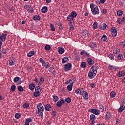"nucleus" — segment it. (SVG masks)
Instances as JSON below:
<instances>
[{"label": "nucleus", "mask_w": 125, "mask_h": 125, "mask_svg": "<svg viewBox=\"0 0 125 125\" xmlns=\"http://www.w3.org/2000/svg\"><path fill=\"white\" fill-rule=\"evenodd\" d=\"M123 58H124V56L122 54H119L117 56V59H118V60H122Z\"/></svg>", "instance_id": "c756f323"}, {"label": "nucleus", "mask_w": 125, "mask_h": 125, "mask_svg": "<svg viewBox=\"0 0 125 125\" xmlns=\"http://www.w3.org/2000/svg\"><path fill=\"white\" fill-rule=\"evenodd\" d=\"M114 68L115 67H114V66L111 64L108 65V69H109V70H114Z\"/></svg>", "instance_id": "bf43d9fd"}, {"label": "nucleus", "mask_w": 125, "mask_h": 125, "mask_svg": "<svg viewBox=\"0 0 125 125\" xmlns=\"http://www.w3.org/2000/svg\"><path fill=\"white\" fill-rule=\"evenodd\" d=\"M9 65L10 66H13V65H15V62H14L13 60H11L9 62Z\"/></svg>", "instance_id": "ea45409f"}, {"label": "nucleus", "mask_w": 125, "mask_h": 125, "mask_svg": "<svg viewBox=\"0 0 125 125\" xmlns=\"http://www.w3.org/2000/svg\"><path fill=\"white\" fill-rule=\"evenodd\" d=\"M37 108L38 109V114L39 116L41 118H43V112L44 111V108L42 104V103H39L37 105Z\"/></svg>", "instance_id": "f03ea898"}, {"label": "nucleus", "mask_w": 125, "mask_h": 125, "mask_svg": "<svg viewBox=\"0 0 125 125\" xmlns=\"http://www.w3.org/2000/svg\"><path fill=\"white\" fill-rule=\"evenodd\" d=\"M50 27L51 30H52L53 32H54V31H55V27H54V25H53V24L51 23L50 24Z\"/></svg>", "instance_id": "8fccbe9b"}, {"label": "nucleus", "mask_w": 125, "mask_h": 125, "mask_svg": "<svg viewBox=\"0 0 125 125\" xmlns=\"http://www.w3.org/2000/svg\"><path fill=\"white\" fill-rule=\"evenodd\" d=\"M6 51H7V49L5 48H2L1 52L3 54H6Z\"/></svg>", "instance_id": "603ef678"}, {"label": "nucleus", "mask_w": 125, "mask_h": 125, "mask_svg": "<svg viewBox=\"0 0 125 125\" xmlns=\"http://www.w3.org/2000/svg\"><path fill=\"white\" fill-rule=\"evenodd\" d=\"M32 19L35 21L40 20L41 19V16H33Z\"/></svg>", "instance_id": "58836bf2"}, {"label": "nucleus", "mask_w": 125, "mask_h": 125, "mask_svg": "<svg viewBox=\"0 0 125 125\" xmlns=\"http://www.w3.org/2000/svg\"><path fill=\"white\" fill-rule=\"evenodd\" d=\"M107 28V24L106 23H104L103 24V26H99V29H100V30H106Z\"/></svg>", "instance_id": "4be33fe9"}, {"label": "nucleus", "mask_w": 125, "mask_h": 125, "mask_svg": "<svg viewBox=\"0 0 125 125\" xmlns=\"http://www.w3.org/2000/svg\"><path fill=\"white\" fill-rule=\"evenodd\" d=\"M82 68H86V63L83 62L81 63Z\"/></svg>", "instance_id": "6e6d98bb"}, {"label": "nucleus", "mask_w": 125, "mask_h": 125, "mask_svg": "<svg viewBox=\"0 0 125 125\" xmlns=\"http://www.w3.org/2000/svg\"><path fill=\"white\" fill-rule=\"evenodd\" d=\"M47 10H48L47 7L46 6L43 7L41 10V12H42L43 13H45L47 12Z\"/></svg>", "instance_id": "b1692460"}, {"label": "nucleus", "mask_w": 125, "mask_h": 125, "mask_svg": "<svg viewBox=\"0 0 125 125\" xmlns=\"http://www.w3.org/2000/svg\"><path fill=\"white\" fill-rule=\"evenodd\" d=\"M74 17H76V16H67V20L68 21H72V20H74Z\"/></svg>", "instance_id": "a19ab883"}, {"label": "nucleus", "mask_w": 125, "mask_h": 125, "mask_svg": "<svg viewBox=\"0 0 125 125\" xmlns=\"http://www.w3.org/2000/svg\"><path fill=\"white\" fill-rule=\"evenodd\" d=\"M117 76L119 77V78H121V77H124V76H125V71L123 70L119 71Z\"/></svg>", "instance_id": "412c9836"}, {"label": "nucleus", "mask_w": 125, "mask_h": 125, "mask_svg": "<svg viewBox=\"0 0 125 125\" xmlns=\"http://www.w3.org/2000/svg\"><path fill=\"white\" fill-rule=\"evenodd\" d=\"M90 6L92 13L94 15H96V14H99V10L98 9V7L97 5L92 3L90 5Z\"/></svg>", "instance_id": "7ed1b4c3"}, {"label": "nucleus", "mask_w": 125, "mask_h": 125, "mask_svg": "<svg viewBox=\"0 0 125 125\" xmlns=\"http://www.w3.org/2000/svg\"><path fill=\"white\" fill-rule=\"evenodd\" d=\"M120 46H121V47H125V40L121 42L120 43Z\"/></svg>", "instance_id": "de8ad7c7"}, {"label": "nucleus", "mask_w": 125, "mask_h": 125, "mask_svg": "<svg viewBox=\"0 0 125 125\" xmlns=\"http://www.w3.org/2000/svg\"><path fill=\"white\" fill-rule=\"evenodd\" d=\"M7 36V34L6 33V32L2 33V34L0 36V42H2L5 41Z\"/></svg>", "instance_id": "0eeeda50"}, {"label": "nucleus", "mask_w": 125, "mask_h": 125, "mask_svg": "<svg viewBox=\"0 0 125 125\" xmlns=\"http://www.w3.org/2000/svg\"><path fill=\"white\" fill-rule=\"evenodd\" d=\"M2 45V42H0V58H2V57H4L3 55H2V53H1V52L0 51Z\"/></svg>", "instance_id": "cd10ccee"}, {"label": "nucleus", "mask_w": 125, "mask_h": 125, "mask_svg": "<svg viewBox=\"0 0 125 125\" xmlns=\"http://www.w3.org/2000/svg\"><path fill=\"white\" fill-rule=\"evenodd\" d=\"M111 32L112 36L113 38H115L117 36V34H118V32L117 31V30H116V28L115 27H112L111 29Z\"/></svg>", "instance_id": "9d476101"}, {"label": "nucleus", "mask_w": 125, "mask_h": 125, "mask_svg": "<svg viewBox=\"0 0 125 125\" xmlns=\"http://www.w3.org/2000/svg\"><path fill=\"white\" fill-rule=\"evenodd\" d=\"M39 61L40 63L42 64V67H45L46 69L49 68L50 65L48 62H45V61L42 59V58H40L39 59Z\"/></svg>", "instance_id": "20e7f679"}, {"label": "nucleus", "mask_w": 125, "mask_h": 125, "mask_svg": "<svg viewBox=\"0 0 125 125\" xmlns=\"http://www.w3.org/2000/svg\"><path fill=\"white\" fill-rule=\"evenodd\" d=\"M69 83H70V84L74 85V82H73V81L72 80V79H69L68 80H67L66 84L68 85Z\"/></svg>", "instance_id": "a878e982"}, {"label": "nucleus", "mask_w": 125, "mask_h": 125, "mask_svg": "<svg viewBox=\"0 0 125 125\" xmlns=\"http://www.w3.org/2000/svg\"><path fill=\"white\" fill-rule=\"evenodd\" d=\"M52 115L53 117H56V111H52Z\"/></svg>", "instance_id": "69168bd1"}, {"label": "nucleus", "mask_w": 125, "mask_h": 125, "mask_svg": "<svg viewBox=\"0 0 125 125\" xmlns=\"http://www.w3.org/2000/svg\"><path fill=\"white\" fill-rule=\"evenodd\" d=\"M73 85L72 84H69L67 86V89L69 91H72V89H73Z\"/></svg>", "instance_id": "72a5a7b5"}, {"label": "nucleus", "mask_w": 125, "mask_h": 125, "mask_svg": "<svg viewBox=\"0 0 125 125\" xmlns=\"http://www.w3.org/2000/svg\"><path fill=\"white\" fill-rule=\"evenodd\" d=\"M124 102H122L120 107L118 109V112L122 113L123 111H125V108L124 107Z\"/></svg>", "instance_id": "dca6fc26"}, {"label": "nucleus", "mask_w": 125, "mask_h": 125, "mask_svg": "<svg viewBox=\"0 0 125 125\" xmlns=\"http://www.w3.org/2000/svg\"><path fill=\"white\" fill-rule=\"evenodd\" d=\"M117 15L118 16H122V15H123V11L119 10L117 12Z\"/></svg>", "instance_id": "09e8293b"}, {"label": "nucleus", "mask_w": 125, "mask_h": 125, "mask_svg": "<svg viewBox=\"0 0 125 125\" xmlns=\"http://www.w3.org/2000/svg\"><path fill=\"white\" fill-rule=\"evenodd\" d=\"M93 29H96L97 28V22L95 21L93 25Z\"/></svg>", "instance_id": "052dcab7"}, {"label": "nucleus", "mask_w": 125, "mask_h": 125, "mask_svg": "<svg viewBox=\"0 0 125 125\" xmlns=\"http://www.w3.org/2000/svg\"><path fill=\"white\" fill-rule=\"evenodd\" d=\"M95 119H96V117H95V115L91 114L90 116V120L91 121V122H90L91 125H95L94 124H95Z\"/></svg>", "instance_id": "6e6552de"}, {"label": "nucleus", "mask_w": 125, "mask_h": 125, "mask_svg": "<svg viewBox=\"0 0 125 125\" xmlns=\"http://www.w3.org/2000/svg\"><path fill=\"white\" fill-rule=\"evenodd\" d=\"M97 70H98V66H93L91 67L88 74L89 79H93V78L96 76V74H97Z\"/></svg>", "instance_id": "f257e3e1"}, {"label": "nucleus", "mask_w": 125, "mask_h": 125, "mask_svg": "<svg viewBox=\"0 0 125 125\" xmlns=\"http://www.w3.org/2000/svg\"><path fill=\"white\" fill-rule=\"evenodd\" d=\"M21 117V114H19V113H16L15 114V118L16 119H20V118Z\"/></svg>", "instance_id": "79ce46f5"}, {"label": "nucleus", "mask_w": 125, "mask_h": 125, "mask_svg": "<svg viewBox=\"0 0 125 125\" xmlns=\"http://www.w3.org/2000/svg\"><path fill=\"white\" fill-rule=\"evenodd\" d=\"M119 53H120V49H114L113 50V53H114L115 54H118Z\"/></svg>", "instance_id": "c03bdc74"}, {"label": "nucleus", "mask_w": 125, "mask_h": 125, "mask_svg": "<svg viewBox=\"0 0 125 125\" xmlns=\"http://www.w3.org/2000/svg\"><path fill=\"white\" fill-rule=\"evenodd\" d=\"M107 0H100V3H104V2H106Z\"/></svg>", "instance_id": "774afa93"}, {"label": "nucleus", "mask_w": 125, "mask_h": 125, "mask_svg": "<svg viewBox=\"0 0 125 125\" xmlns=\"http://www.w3.org/2000/svg\"><path fill=\"white\" fill-rule=\"evenodd\" d=\"M35 90L36 92H38L41 93L42 92V87L40 86H37L35 87Z\"/></svg>", "instance_id": "6ab92c4d"}, {"label": "nucleus", "mask_w": 125, "mask_h": 125, "mask_svg": "<svg viewBox=\"0 0 125 125\" xmlns=\"http://www.w3.org/2000/svg\"><path fill=\"white\" fill-rule=\"evenodd\" d=\"M90 47H91V48L93 49L95 48V49H96V48H97V47H96V44L94 43H91L90 45Z\"/></svg>", "instance_id": "c9c22d12"}, {"label": "nucleus", "mask_w": 125, "mask_h": 125, "mask_svg": "<svg viewBox=\"0 0 125 125\" xmlns=\"http://www.w3.org/2000/svg\"><path fill=\"white\" fill-rule=\"evenodd\" d=\"M124 22H125V17H123L122 19L119 18L117 19V23L119 25L123 24Z\"/></svg>", "instance_id": "f8f14e48"}, {"label": "nucleus", "mask_w": 125, "mask_h": 125, "mask_svg": "<svg viewBox=\"0 0 125 125\" xmlns=\"http://www.w3.org/2000/svg\"><path fill=\"white\" fill-rule=\"evenodd\" d=\"M110 95L111 97L114 98L116 96V92H111L110 94Z\"/></svg>", "instance_id": "4d7b16f0"}, {"label": "nucleus", "mask_w": 125, "mask_h": 125, "mask_svg": "<svg viewBox=\"0 0 125 125\" xmlns=\"http://www.w3.org/2000/svg\"><path fill=\"white\" fill-rule=\"evenodd\" d=\"M16 89V86L15 85H13L11 86L10 90L12 91V92L15 91V89Z\"/></svg>", "instance_id": "f704fd0d"}, {"label": "nucleus", "mask_w": 125, "mask_h": 125, "mask_svg": "<svg viewBox=\"0 0 125 125\" xmlns=\"http://www.w3.org/2000/svg\"><path fill=\"white\" fill-rule=\"evenodd\" d=\"M33 122V119L31 118H29L26 119L24 125H30V123H32Z\"/></svg>", "instance_id": "2eb2a0df"}, {"label": "nucleus", "mask_w": 125, "mask_h": 125, "mask_svg": "<svg viewBox=\"0 0 125 125\" xmlns=\"http://www.w3.org/2000/svg\"><path fill=\"white\" fill-rule=\"evenodd\" d=\"M84 96L83 98L84 99H88V93L87 92H84Z\"/></svg>", "instance_id": "864d4df0"}, {"label": "nucleus", "mask_w": 125, "mask_h": 125, "mask_svg": "<svg viewBox=\"0 0 125 125\" xmlns=\"http://www.w3.org/2000/svg\"><path fill=\"white\" fill-rule=\"evenodd\" d=\"M29 88L30 90H34L35 89V84L31 83L29 85Z\"/></svg>", "instance_id": "393cba45"}, {"label": "nucleus", "mask_w": 125, "mask_h": 125, "mask_svg": "<svg viewBox=\"0 0 125 125\" xmlns=\"http://www.w3.org/2000/svg\"><path fill=\"white\" fill-rule=\"evenodd\" d=\"M40 81L42 83H44V78H43V77H41L40 78Z\"/></svg>", "instance_id": "0e129e2a"}, {"label": "nucleus", "mask_w": 125, "mask_h": 125, "mask_svg": "<svg viewBox=\"0 0 125 125\" xmlns=\"http://www.w3.org/2000/svg\"><path fill=\"white\" fill-rule=\"evenodd\" d=\"M84 92H85V91H84L83 89V88L80 89V91H79L80 95H83Z\"/></svg>", "instance_id": "4c0bfd02"}, {"label": "nucleus", "mask_w": 125, "mask_h": 125, "mask_svg": "<svg viewBox=\"0 0 125 125\" xmlns=\"http://www.w3.org/2000/svg\"><path fill=\"white\" fill-rule=\"evenodd\" d=\"M34 54H35V52L31 51L27 53V56L28 57H32Z\"/></svg>", "instance_id": "bb28decb"}, {"label": "nucleus", "mask_w": 125, "mask_h": 125, "mask_svg": "<svg viewBox=\"0 0 125 125\" xmlns=\"http://www.w3.org/2000/svg\"><path fill=\"white\" fill-rule=\"evenodd\" d=\"M27 10L29 11V12H33L34 11V9H33V7H32V6L29 5V7H28V9H27Z\"/></svg>", "instance_id": "49530a36"}, {"label": "nucleus", "mask_w": 125, "mask_h": 125, "mask_svg": "<svg viewBox=\"0 0 125 125\" xmlns=\"http://www.w3.org/2000/svg\"><path fill=\"white\" fill-rule=\"evenodd\" d=\"M18 88V91H24V88H23V87H22V86H18L17 87Z\"/></svg>", "instance_id": "7c9ffc66"}, {"label": "nucleus", "mask_w": 125, "mask_h": 125, "mask_svg": "<svg viewBox=\"0 0 125 125\" xmlns=\"http://www.w3.org/2000/svg\"><path fill=\"white\" fill-rule=\"evenodd\" d=\"M98 109L100 112H104V107H103L102 104H99Z\"/></svg>", "instance_id": "5701e85b"}, {"label": "nucleus", "mask_w": 125, "mask_h": 125, "mask_svg": "<svg viewBox=\"0 0 125 125\" xmlns=\"http://www.w3.org/2000/svg\"><path fill=\"white\" fill-rule=\"evenodd\" d=\"M68 16H77V13L75 11H72L71 15H69Z\"/></svg>", "instance_id": "a18cd8bd"}, {"label": "nucleus", "mask_w": 125, "mask_h": 125, "mask_svg": "<svg viewBox=\"0 0 125 125\" xmlns=\"http://www.w3.org/2000/svg\"><path fill=\"white\" fill-rule=\"evenodd\" d=\"M65 72H68L72 70V63H67L64 65L63 68Z\"/></svg>", "instance_id": "423d86ee"}, {"label": "nucleus", "mask_w": 125, "mask_h": 125, "mask_svg": "<svg viewBox=\"0 0 125 125\" xmlns=\"http://www.w3.org/2000/svg\"><path fill=\"white\" fill-rule=\"evenodd\" d=\"M87 62L89 66H92V65H94V60L91 58H88L87 59Z\"/></svg>", "instance_id": "1a4fd4ad"}, {"label": "nucleus", "mask_w": 125, "mask_h": 125, "mask_svg": "<svg viewBox=\"0 0 125 125\" xmlns=\"http://www.w3.org/2000/svg\"><path fill=\"white\" fill-rule=\"evenodd\" d=\"M65 101H66V102L67 103H70L71 102V101H72V99H71V98H70V97H68L66 98Z\"/></svg>", "instance_id": "13d9d810"}, {"label": "nucleus", "mask_w": 125, "mask_h": 125, "mask_svg": "<svg viewBox=\"0 0 125 125\" xmlns=\"http://www.w3.org/2000/svg\"><path fill=\"white\" fill-rule=\"evenodd\" d=\"M28 107H29V104L27 103H25V104H24L23 108L24 109H28Z\"/></svg>", "instance_id": "3c124183"}, {"label": "nucleus", "mask_w": 125, "mask_h": 125, "mask_svg": "<svg viewBox=\"0 0 125 125\" xmlns=\"http://www.w3.org/2000/svg\"><path fill=\"white\" fill-rule=\"evenodd\" d=\"M58 25L59 26V30H62V29H63V26H62V24H61V23H59Z\"/></svg>", "instance_id": "680f3d73"}, {"label": "nucleus", "mask_w": 125, "mask_h": 125, "mask_svg": "<svg viewBox=\"0 0 125 125\" xmlns=\"http://www.w3.org/2000/svg\"><path fill=\"white\" fill-rule=\"evenodd\" d=\"M68 61H69V58H68V57H64L62 59V64H65V63H67Z\"/></svg>", "instance_id": "a211bd4d"}, {"label": "nucleus", "mask_w": 125, "mask_h": 125, "mask_svg": "<svg viewBox=\"0 0 125 125\" xmlns=\"http://www.w3.org/2000/svg\"><path fill=\"white\" fill-rule=\"evenodd\" d=\"M50 49H51V47H50V45H46L45 46V50H50Z\"/></svg>", "instance_id": "37998d69"}, {"label": "nucleus", "mask_w": 125, "mask_h": 125, "mask_svg": "<svg viewBox=\"0 0 125 125\" xmlns=\"http://www.w3.org/2000/svg\"><path fill=\"white\" fill-rule=\"evenodd\" d=\"M45 109L46 111H51V105L49 104H47L45 106Z\"/></svg>", "instance_id": "aec40b11"}, {"label": "nucleus", "mask_w": 125, "mask_h": 125, "mask_svg": "<svg viewBox=\"0 0 125 125\" xmlns=\"http://www.w3.org/2000/svg\"><path fill=\"white\" fill-rule=\"evenodd\" d=\"M102 14H106V13H107V10L105 9H103L102 10Z\"/></svg>", "instance_id": "e2e57ef3"}, {"label": "nucleus", "mask_w": 125, "mask_h": 125, "mask_svg": "<svg viewBox=\"0 0 125 125\" xmlns=\"http://www.w3.org/2000/svg\"><path fill=\"white\" fill-rule=\"evenodd\" d=\"M112 118V113L110 112H107V113L105 115V119L106 120H110Z\"/></svg>", "instance_id": "f3484780"}, {"label": "nucleus", "mask_w": 125, "mask_h": 125, "mask_svg": "<svg viewBox=\"0 0 125 125\" xmlns=\"http://www.w3.org/2000/svg\"><path fill=\"white\" fill-rule=\"evenodd\" d=\"M96 86V84H95V83H92L91 84H90V86L91 88H94L95 86Z\"/></svg>", "instance_id": "5fc2aeb1"}, {"label": "nucleus", "mask_w": 125, "mask_h": 125, "mask_svg": "<svg viewBox=\"0 0 125 125\" xmlns=\"http://www.w3.org/2000/svg\"><path fill=\"white\" fill-rule=\"evenodd\" d=\"M63 104H65V101H64L63 99L61 100L60 101H59L57 102L56 104V106L58 108H60V107H61Z\"/></svg>", "instance_id": "9b49d317"}, {"label": "nucleus", "mask_w": 125, "mask_h": 125, "mask_svg": "<svg viewBox=\"0 0 125 125\" xmlns=\"http://www.w3.org/2000/svg\"><path fill=\"white\" fill-rule=\"evenodd\" d=\"M13 81L17 85H19V84H21L22 83V79L18 76H16L14 78Z\"/></svg>", "instance_id": "39448f33"}, {"label": "nucleus", "mask_w": 125, "mask_h": 125, "mask_svg": "<svg viewBox=\"0 0 125 125\" xmlns=\"http://www.w3.org/2000/svg\"><path fill=\"white\" fill-rule=\"evenodd\" d=\"M53 100L54 102H57L58 100H59V98L57 96L53 95Z\"/></svg>", "instance_id": "c85d7f7f"}, {"label": "nucleus", "mask_w": 125, "mask_h": 125, "mask_svg": "<svg viewBox=\"0 0 125 125\" xmlns=\"http://www.w3.org/2000/svg\"><path fill=\"white\" fill-rule=\"evenodd\" d=\"M58 52L59 54H63L64 52H65V49L64 48H62L61 47H58L57 49Z\"/></svg>", "instance_id": "4468645a"}, {"label": "nucleus", "mask_w": 125, "mask_h": 125, "mask_svg": "<svg viewBox=\"0 0 125 125\" xmlns=\"http://www.w3.org/2000/svg\"><path fill=\"white\" fill-rule=\"evenodd\" d=\"M89 112H91V113H93V114H94V115H98L100 114L99 110L96 109H90L89 110Z\"/></svg>", "instance_id": "ddd939ff"}, {"label": "nucleus", "mask_w": 125, "mask_h": 125, "mask_svg": "<svg viewBox=\"0 0 125 125\" xmlns=\"http://www.w3.org/2000/svg\"><path fill=\"white\" fill-rule=\"evenodd\" d=\"M40 95V93L38 92H33V96H34V97H39Z\"/></svg>", "instance_id": "473e14b6"}, {"label": "nucleus", "mask_w": 125, "mask_h": 125, "mask_svg": "<svg viewBox=\"0 0 125 125\" xmlns=\"http://www.w3.org/2000/svg\"><path fill=\"white\" fill-rule=\"evenodd\" d=\"M108 57L109 58H110V59L111 60H114V59H115V57H114V55H113V54H109L108 55Z\"/></svg>", "instance_id": "e433bc0d"}, {"label": "nucleus", "mask_w": 125, "mask_h": 125, "mask_svg": "<svg viewBox=\"0 0 125 125\" xmlns=\"http://www.w3.org/2000/svg\"><path fill=\"white\" fill-rule=\"evenodd\" d=\"M101 40H102V41H103L104 42L107 41V37L106 36V35H105V34L103 35L101 38Z\"/></svg>", "instance_id": "2f4dec72"}, {"label": "nucleus", "mask_w": 125, "mask_h": 125, "mask_svg": "<svg viewBox=\"0 0 125 125\" xmlns=\"http://www.w3.org/2000/svg\"><path fill=\"white\" fill-rule=\"evenodd\" d=\"M85 50H83L80 52V54L81 55H83V54H85Z\"/></svg>", "instance_id": "338daca9"}]
</instances>
